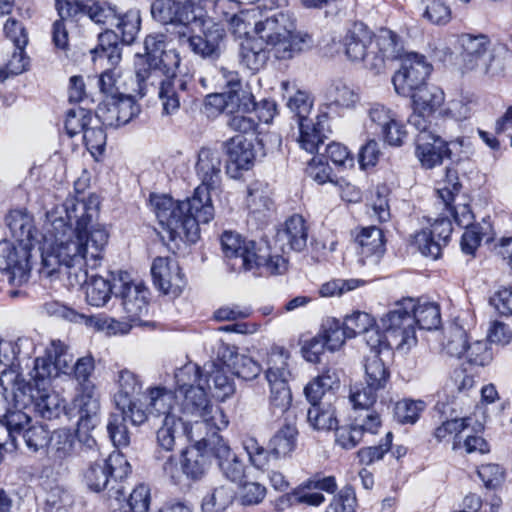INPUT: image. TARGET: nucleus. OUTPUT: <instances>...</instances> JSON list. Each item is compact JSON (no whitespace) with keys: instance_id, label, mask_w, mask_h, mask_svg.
Instances as JSON below:
<instances>
[{"instance_id":"28","label":"nucleus","mask_w":512,"mask_h":512,"mask_svg":"<svg viewBox=\"0 0 512 512\" xmlns=\"http://www.w3.org/2000/svg\"><path fill=\"white\" fill-rule=\"evenodd\" d=\"M35 388L27 392L26 405L34 403L36 411L46 419L58 418L65 409L64 400L60 395L49 389V383L34 381Z\"/></svg>"},{"instance_id":"5","label":"nucleus","mask_w":512,"mask_h":512,"mask_svg":"<svg viewBox=\"0 0 512 512\" xmlns=\"http://www.w3.org/2000/svg\"><path fill=\"white\" fill-rule=\"evenodd\" d=\"M144 48L145 55H137L135 60L136 91L141 97L164 74L175 72L181 61L175 49L167 48V37L163 33L148 35Z\"/></svg>"},{"instance_id":"54","label":"nucleus","mask_w":512,"mask_h":512,"mask_svg":"<svg viewBox=\"0 0 512 512\" xmlns=\"http://www.w3.org/2000/svg\"><path fill=\"white\" fill-rule=\"evenodd\" d=\"M424 409L423 401L404 399L395 404L394 417L399 423L414 424Z\"/></svg>"},{"instance_id":"37","label":"nucleus","mask_w":512,"mask_h":512,"mask_svg":"<svg viewBox=\"0 0 512 512\" xmlns=\"http://www.w3.org/2000/svg\"><path fill=\"white\" fill-rule=\"evenodd\" d=\"M77 435L69 429H58L51 433L47 446L49 458L58 464L76 455Z\"/></svg>"},{"instance_id":"48","label":"nucleus","mask_w":512,"mask_h":512,"mask_svg":"<svg viewBox=\"0 0 512 512\" xmlns=\"http://www.w3.org/2000/svg\"><path fill=\"white\" fill-rule=\"evenodd\" d=\"M175 393L181 394L186 390L204 385V371L194 363H187L174 373Z\"/></svg>"},{"instance_id":"30","label":"nucleus","mask_w":512,"mask_h":512,"mask_svg":"<svg viewBox=\"0 0 512 512\" xmlns=\"http://www.w3.org/2000/svg\"><path fill=\"white\" fill-rule=\"evenodd\" d=\"M159 85V99L163 106V113L169 115L178 111L180 101L187 94V82L182 77L175 76V72L164 74L156 82Z\"/></svg>"},{"instance_id":"61","label":"nucleus","mask_w":512,"mask_h":512,"mask_svg":"<svg viewBox=\"0 0 512 512\" xmlns=\"http://www.w3.org/2000/svg\"><path fill=\"white\" fill-rule=\"evenodd\" d=\"M125 416L112 413L107 423L109 437L115 446H127L130 441L129 432L125 425Z\"/></svg>"},{"instance_id":"58","label":"nucleus","mask_w":512,"mask_h":512,"mask_svg":"<svg viewBox=\"0 0 512 512\" xmlns=\"http://www.w3.org/2000/svg\"><path fill=\"white\" fill-rule=\"evenodd\" d=\"M363 338L370 348L369 354L377 352L380 356L383 351L395 348L394 342L389 340L388 334L384 330L381 332L375 323L363 334Z\"/></svg>"},{"instance_id":"39","label":"nucleus","mask_w":512,"mask_h":512,"mask_svg":"<svg viewBox=\"0 0 512 512\" xmlns=\"http://www.w3.org/2000/svg\"><path fill=\"white\" fill-rule=\"evenodd\" d=\"M224 149L230 162L238 169L247 170L253 163L255 154L253 145L242 135H237L224 142Z\"/></svg>"},{"instance_id":"1","label":"nucleus","mask_w":512,"mask_h":512,"mask_svg":"<svg viewBox=\"0 0 512 512\" xmlns=\"http://www.w3.org/2000/svg\"><path fill=\"white\" fill-rule=\"evenodd\" d=\"M96 198L71 196L46 214L45 233L39 247L42 269L48 276L62 266L67 269L69 284L85 286L89 305L103 307L115 292L113 283L101 276L88 281V269L101 266L109 242L106 225L99 223Z\"/></svg>"},{"instance_id":"24","label":"nucleus","mask_w":512,"mask_h":512,"mask_svg":"<svg viewBox=\"0 0 512 512\" xmlns=\"http://www.w3.org/2000/svg\"><path fill=\"white\" fill-rule=\"evenodd\" d=\"M0 270L8 274L12 285L20 286L27 282L30 273L28 253L7 240L0 241Z\"/></svg>"},{"instance_id":"25","label":"nucleus","mask_w":512,"mask_h":512,"mask_svg":"<svg viewBox=\"0 0 512 512\" xmlns=\"http://www.w3.org/2000/svg\"><path fill=\"white\" fill-rule=\"evenodd\" d=\"M345 54L354 62H362L368 69V60L373 56V35L363 23H354L344 40Z\"/></svg>"},{"instance_id":"19","label":"nucleus","mask_w":512,"mask_h":512,"mask_svg":"<svg viewBox=\"0 0 512 512\" xmlns=\"http://www.w3.org/2000/svg\"><path fill=\"white\" fill-rule=\"evenodd\" d=\"M416 130L418 131L415 138L416 156L422 166L427 169L440 165L445 157L450 158L451 150L449 145L457 143L462 146L464 142L462 138L450 142L443 140L437 134L434 126Z\"/></svg>"},{"instance_id":"55","label":"nucleus","mask_w":512,"mask_h":512,"mask_svg":"<svg viewBox=\"0 0 512 512\" xmlns=\"http://www.w3.org/2000/svg\"><path fill=\"white\" fill-rule=\"evenodd\" d=\"M351 421L355 424L362 436H364L365 433L377 434L382 427L381 416L375 409L354 411Z\"/></svg>"},{"instance_id":"41","label":"nucleus","mask_w":512,"mask_h":512,"mask_svg":"<svg viewBox=\"0 0 512 512\" xmlns=\"http://www.w3.org/2000/svg\"><path fill=\"white\" fill-rule=\"evenodd\" d=\"M269 50L256 38H247L240 48V62L252 72H258L267 63Z\"/></svg>"},{"instance_id":"49","label":"nucleus","mask_w":512,"mask_h":512,"mask_svg":"<svg viewBox=\"0 0 512 512\" xmlns=\"http://www.w3.org/2000/svg\"><path fill=\"white\" fill-rule=\"evenodd\" d=\"M411 314L420 329H436L441 321L440 310L435 303L415 300V308L411 310Z\"/></svg>"},{"instance_id":"46","label":"nucleus","mask_w":512,"mask_h":512,"mask_svg":"<svg viewBox=\"0 0 512 512\" xmlns=\"http://www.w3.org/2000/svg\"><path fill=\"white\" fill-rule=\"evenodd\" d=\"M307 422L317 431H329L338 425L335 408L329 404L311 406L307 411Z\"/></svg>"},{"instance_id":"57","label":"nucleus","mask_w":512,"mask_h":512,"mask_svg":"<svg viewBox=\"0 0 512 512\" xmlns=\"http://www.w3.org/2000/svg\"><path fill=\"white\" fill-rule=\"evenodd\" d=\"M92 120L89 110L82 107H75L67 111L65 119V130L70 137L84 132Z\"/></svg>"},{"instance_id":"4","label":"nucleus","mask_w":512,"mask_h":512,"mask_svg":"<svg viewBox=\"0 0 512 512\" xmlns=\"http://www.w3.org/2000/svg\"><path fill=\"white\" fill-rule=\"evenodd\" d=\"M256 39L267 47L275 58L289 60L309 49L311 37L297 30L295 20L287 13L277 12L254 23Z\"/></svg>"},{"instance_id":"59","label":"nucleus","mask_w":512,"mask_h":512,"mask_svg":"<svg viewBox=\"0 0 512 512\" xmlns=\"http://www.w3.org/2000/svg\"><path fill=\"white\" fill-rule=\"evenodd\" d=\"M94 369V360L91 356L81 357L77 359L75 363H73L71 373L73 374L75 380L78 382L80 388L91 391V387H95V385L90 380Z\"/></svg>"},{"instance_id":"32","label":"nucleus","mask_w":512,"mask_h":512,"mask_svg":"<svg viewBox=\"0 0 512 512\" xmlns=\"http://www.w3.org/2000/svg\"><path fill=\"white\" fill-rule=\"evenodd\" d=\"M277 240L289 250L296 252L303 251L308 241V226L305 219L298 214L289 217L283 227L277 232Z\"/></svg>"},{"instance_id":"22","label":"nucleus","mask_w":512,"mask_h":512,"mask_svg":"<svg viewBox=\"0 0 512 512\" xmlns=\"http://www.w3.org/2000/svg\"><path fill=\"white\" fill-rule=\"evenodd\" d=\"M151 274L155 286L166 295L177 297L185 287L184 275L174 258H155L152 263Z\"/></svg>"},{"instance_id":"36","label":"nucleus","mask_w":512,"mask_h":512,"mask_svg":"<svg viewBox=\"0 0 512 512\" xmlns=\"http://www.w3.org/2000/svg\"><path fill=\"white\" fill-rule=\"evenodd\" d=\"M148 410L152 417L167 419L178 414L177 394L166 387L156 386L147 390Z\"/></svg>"},{"instance_id":"60","label":"nucleus","mask_w":512,"mask_h":512,"mask_svg":"<svg viewBox=\"0 0 512 512\" xmlns=\"http://www.w3.org/2000/svg\"><path fill=\"white\" fill-rule=\"evenodd\" d=\"M374 318L361 311L353 312L351 315L346 316L343 325L346 329L349 338H354L358 334H364L371 326H373Z\"/></svg>"},{"instance_id":"45","label":"nucleus","mask_w":512,"mask_h":512,"mask_svg":"<svg viewBox=\"0 0 512 512\" xmlns=\"http://www.w3.org/2000/svg\"><path fill=\"white\" fill-rule=\"evenodd\" d=\"M365 383L378 390L384 389L390 379V372L377 352L365 356Z\"/></svg>"},{"instance_id":"63","label":"nucleus","mask_w":512,"mask_h":512,"mask_svg":"<svg viewBox=\"0 0 512 512\" xmlns=\"http://www.w3.org/2000/svg\"><path fill=\"white\" fill-rule=\"evenodd\" d=\"M313 102L310 96L304 91H296L294 95L289 96L287 107L298 118V123L307 121L312 110Z\"/></svg>"},{"instance_id":"42","label":"nucleus","mask_w":512,"mask_h":512,"mask_svg":"<svg viewBox=\"0 0 512 512\" xmlns=\"http://www.w3.org/2000/svg\"><path fill=\"white\" fill-rule=\"evenodd\" d=\"M117 392L114 394L116 407H125L130 404L142 390V382L136 374L127 369L121 370L117 375Z\"/></svg>"},{"instance_id":"6","label":"nucleus","mask_w":512,"mask_h":512,"mask_svg":"<svg viewBox=\"0 0 512 512\" xmlns=\"http://www.w3.org/2000/svg\"><path fill=\"white\" fill-rule=\"evenodd\" d=\"M177 404L182 420L186 418L187 421H193L189 428L185 427L186 433L198 437L204 432H219L228 426L225 413L222 408L211 403L204 385L177 394Z\"/></svg>"},{"instance_id":"56","label":"nucleus","mask_w":512,"mask_h":512,"mask_svg":"<svg viewBox=\"0 0 512 512\" xmlns=\"http://www.w3.org/2000/svg\"><path fill=\"white\" fill-rule=\"evenodd\" d=\"M243 449L245 450L250 464L258 469L264 470L269 464L270 449H265L255 438L248 437L243 440Z\"/></svg>"},{"instance_id":"7","label":"nucleus","mask_w":512,"mask_h":512,"mask_svg":"<svg viewBox=\"0 0 512 512\" xmlns=\"http://www.w3.org/2000/svg\"><path fill=\"white\" fill-rule=\"evenodd\" d=\"M290 376L289 353L282 347H273L268 354L265 372L270 387L269 407L274 415L284 416V420L296 419L295 410L291 408Z\"/></svg>"},{"instance_id":"20","label":"nucleus","mask_w":512,"mask_h":512,"mask_svg":"<svg viewBox=\"0 0 512 512\" xmlns=\"http://www.w3.org/2000/svg\"><path fill=\"white\" fill-rule=\"evenodd\" d=\"M461 184L458 180L456 171L448 169L446 178L438 184L436 192L444 206V209L453 217L455 223L460 227L468 228L472 226L473 213L466 202L453 204L461 190Z\"/></svg>"},{"instance_id":"26","label":"nucleus","mask_w":512,"mask_h":512,"mask_svg":"<svg viewBox=\"0 0 512 512\" xmlns=\"http://www.w3.org/2000/svg\"><path fill=\"white\" fill-rule=\"evenodd\" d=\"M209 444L210 454L217 459L223 475L232 482L241 481L245 476V465L232 451L228 442L219 435V432H213Z\"/></svg>"},{"instance_id":"2","label":"nucleus","mask_w":512,"mask_h":512,"mask_svg":"<svg viewBox=\"0 0 512 512\" xmlns=\"http://www.w3.org/2000/svg\"><path fill=\"white\" fill-rule=\"evenodd\" d=\"M222 159L218 150L202 147L198 152L195 173L201 184L191 198L174 201L168 195L150 196V205L170 241L195 243L200 235L199 224L214 217L210 191L221 180Z\"/></svg>"},{"instance_id":"11","label":"nucleus","mask_w":512,"mask_h":512,"mask_svg":"<svg viewBox=\"0 0 512 512\" xmlns=\"http://www.w3.org/2000/svg\"><path fill=\"white\" fill-rule=\"evenodd\" d=\"M413 308L415 299L404 298L381 319L382 329L394 342L396 349L410 348L416 344L415 319L411 314Z\"/></svg>"},{"instance_id":"14","label":"nucleus","mask_w":512,"mask_h":512,"mask_svg":"<svg viewBox=\"0 0 512 512\" xmlns=\"http://www.w3.org/2000/svg\"><path fill=\"white\" fill-rule=\"evenodd\" d=\"M457 42L464 71L477 70L483 74H493L491 63L494 56L490 51L491 42L488 36L464 33L458 36Z\"/></svg>"},{"instance_id":"52","label":"nucleus","mask_w":512,"mask_h":512,"mask_svg":"<svg viewBox=\"0 0 512 512\" xmlns=\"http://www.w3.org/2000/svg\"><path fill=\"white\" fill-rule=\"evenodd\" d=\"M80 389L81 393L75 399V406L79 409L80 424L84 425L97 415L100 404L95 387H91V391Z\"/></svg>"},{"instance_id":"34","label":"nucleus","mask_w":512,"mask_h":512,"mask_svg":"<svg viewBox=\"0 0 512 512\" xmlns=\"http://www.w3.org/2000/svg\"><path fill=\"white\" fill-rule=\"evenodd\" d=\"M373 56L368 60V69L379 73L385 66L386 60H392L400 56L401 46L398 37L392 31L382 32L373 39Z\"/></svg>"},{"instance_id":"62","label":"nucleus","mask_w":512,"mask_h":512,"mask_svg":"<svg viewBox=\"0 0 512 512\" xmlns=\"http://www.w3.org/2000/svg\"><path fill=\"white\" fill-rule=\"evenodd\" d=\"M489 229L490 225L488 223H484V225L475 224L466 228L461 238L462 251L466 254H473Z\"/></svg>"},{"instance_id":"53","label":"nucleus","mask_w":512,"mask_h":512,"mask_svg":"<svg viewBox=\"0 0 512 512\" xmlns=\"http://www.w3.org/2000/svg\"><path fill=\"white\" fill-rule=\"evenodd\" d=\"M378 389L371 387L370 385L360 384L355 385L351 388L349 394V401L355 412L364 409H373V405L377 400Z\"/></svg>"},{"instance_id":"17","label":"nucleus","mask_w":512,"mask_h":512,"mask_svg":"<svg viewBox=\"0 0 512 512\" xmlns=\"http://www.w3.org/2000/svg\"><path fill=\"white\" fill-rule=\"evenodd\" d=\"M432 71V65L425 56L408 53L402 60L400 69L394 74L392 82L397 94L409 96L415 89L426 85V79Z\"/></svg>"},{"instance_id":"10","label":"nucleus","mask_w":512,"mask_h":512,"mask_svg":"<svg viewBox=\"0 0 512 512\" xmlns=\"http://www.w3.org/2000/svg\"><path fill=\"white\" fill-rule=\"evenodd\" d=\"M216 81L225 90L207 96L206 105L219 112L233 113L237 109H247L251 105V92L242 88L239 74L236 71L220 67L217 69Z\"/></svg>"},{"instance_id":"15","label":"nucleus","mask_w":512,"mask_h":512,"mask_svg":"<svg viewBox=\"0 0 512 512\" xmlns=\"http://www.w3.org/2000/svg\"><path fill=\"white\" fill-rule=\"evenodd\" d=\"M220 240L224 257L233 271L254 270L261 263L260 249L254 241L232 231H225Z\"/></svg>"},{"instance_id":"27","label":"nucleus","mask_w":512,"mask_h":512,"mask_svg":"<svg viewBox=\"0 0 512 512\" xmlns=\"http://www.w3.org/2000/svg\"><path fill=\"white\" fill-rule=\"evenodd\" d=\"M6 221L12 238L22 251L29 254L31 249L40 244L33 217L30 214L22 210H13L8 214Z\"/></svg>"},{"instance_id":"9","label":"nucleus","mask_w":512,"mask_h":512,"mask_svg":"<svg viewBox=\"0 0 512 512\" xmlns=\"http://www.w3.org/2000/svg\"><path fill=\"white\" fill-rule=\"evenodd\" d=\"M211 4L212 0H156L151 13L162 24L178 22L205 27L210 24Z\"/></svg>"},{"instance_id":"51","label":"nucleus","mask_w":512,"mask_h":512,"mask_svg":"<svg viewBox=\"0 0 512 512\" xmlns=\"http://www.w3.org/2000/svg\"><path fill=\"white\" fill-rule=\"evenodd\" d=\"M319 335L325 340L327 349L330 351L339 350L349 338L343 323L335 318H329L323 322Z\"/></svg>"},{"instance_id":"64","label":"nucleus","mask_w":512,"mask_h":512,"mask_svg":"<svg viewBox=\"0 0 512 512\" xmlns=\"http://www.w3.org/2000/svg\"><path fill=\"white\" fill-rule=\"evenodd\" d=\"M357 500L352 486L343 487L333 498L326 512H355Z\"/></svg>"},{"instance_id":"50","label":"nucleus","mask_w":512,"mask_h":512,"mask_svg":"<svg viewBox=\"0 0 512 512\" xmlns=\"http://www.w3.org/2000/svg\"><path fill=\"white\" fill-rule=\"evenodd\" d=\"M182 426L187 427L182 417L170 416L167 419H162V424L156 432L158 447L166 452H171L175 446L176 435Z\"/></svg>"},{"instance_id":"33","label":"nucleus","mask_w":512,"mask_h":512,"mask_svg":"<svg viewBox=\"0 0 512 512\" xmlns=\"http://www.w3.org/2000/svg\"><path fill=\"white\" fill-rule=\"evenodd\" d=\"M485 345L482 342L468 344L466 331L459 326H453L448 332L447 341L444 343V350L452 357L460 358L466 356L469 362L483 365L484 362L478 356H474L475 352L483 350Z\"/></svg>"},{"instance_id":"18","label":"nucleus","mask_w":512,"mask_h":512,"mask_svg":"<svg viewBox=\"0 0 512 512\" xmlns=\"http://www.w3.org/2000/svg\"><path fill=\"white\" fill-rule=\"evenodd\" d=\"M409 96L413 101V113L408 119L409 124L415 129L434 126V113L445 100L442 89L434 85H423L415 89Z\"/></svg>"},{"instance_id":"38","label":"nucleus","mask_w":512,"mask_h":512,"mask_svg":"<svg viewBox=\"0 0 512 512\" xmlns=\"http://www.w3.org/2000/svg\"><path fill=\"white\" fill-rule=\"evenodd\" d=\"M236 492L231 485L218 484L208 486L201 496L202 512H224L234 502Z\"/></svg>"},{"instance_id":"3","label":"nucleus","mask_w":512,"mask_h":512,"mask_svg":"<svg viewBox=\"0 0 512 512\" xmlns=\"http://www.w3.org/2000/svg\"><path fill=\"white\" fill-rule=\"evenodd\" d=\"M87 16L96 24L106 27L99 36L100 57L107 58L111 65L117 64L121 59L117 41L131 44L135 40L141 23L139 11L121 13L108 2L88 0Z\"/></svg>"},{"instance_id":"40","label":"nucleus","mask_w":512,"mask_h":512,"mask_svg":"<svg viewBox=\"0 0 512 512\" xmlns=\"http://www.w3.org/2000/svg\"><path fill=\"white\" fill-rule=\"evenodd\" d=\"M283 426L269 441L270 452L276 458L285 457L296 448L298 431L295 420H284Z\"/></svg>"},{"instance_id":"47","label":"nucleus","mask_w":512,"mask_h":512,"mask_svg":"<svg viewBox=\"0 0 512 512\" xmlns=\"http://www.w3.org/2000/svg\"><path fill=\"white\" fill-rule=\"evenodd\" d=\"M471 418H455L443 422L434 431V437L438 442L449 441L453 439V450L462 449L460 434L470 426Z\"/></svg>"},{"instance_id":"44","label":"nucleus","mask_w":512,"mask_h":512,"mask_svg":"<svg viewBox=\"0 0 512 512\" xmlns=\"http://www.w3.org/2000/svg\"><path fill=\"white\" fill-rule=\"evenodd\" d=\"M298 143L306 152L318 153L320 145L324 143L326 135L322 123L318 120L313 122L311 119L299 122Z\"/></svg>"},{"instance_id":"31","label":"nucleus","mask_w":512,"mask_h":512,"mask_svg":"<svg viewBox=\"0 0 512 512\" xmlns=\"http://www.w3.org/2000/svg\"><path fill=\"white\" fill-rule=\"evenodd\" d=\"M246 207L249 214L258 221L266 219L274 211L272 191L268 183L256 180L249 184Z\"/></svg>"},{"instance_id":"43","label":"nucleus","mask_w":512,"mask_h":512,"mask_svg":"<svg viewBox=\"0 0 512 512\" xmlns=\"http://www.w3.org/2000/svg\"><path fill=\"white\" fill-rule=\"evenodd\" d=\"M327 101L337 109H354L360 101L357 90L343 81H335L327 90Z\"/></svg>"},{"instance_id":"8","label":"nucleus","mask_w":512,"mask_h":512,"mask_svg":"<svg viewBox=\"0 0 512 512\" xmlns=\"http://www.w3.org/2000/svg\"><path fill=\"white\" fill-rule=\"evenodd\" d=\"M131 472V465L120 452L111 453L107 459H97L84 470L83 479L87 487L95 492L108 490L112 495L124 493L120 483Z\"/></svg>"},{"instance_id":"23","label":"nucleus","mask_w":512,"mask_h":512,"mask_svg":"<svg viewBox=\"0 0 512 512\" xmlns=\"http://www.w3.org/2000/svg\"><path fill=\"white\" fill-rule=\"evenodd\" d=\"M30 385L20 371L3 370L0 374V418L9 411V407H26L27 392Z\"/></svg>"},{"instance_id":"13","label":"nucleus","mask_w":512,"mask_h":512,"mask_svg":"<svg viewBox=\"0 0 512 512\" xmlns=\"http://www.w3.org/2000/svg\"><path fill=\"white\" fill-rule=\"evenodd\" d=\"M73 363L74 356L69 346L61 340H52L44 356L35 359L30 375L33 381L50 383L60 374L70 375Z\"/></svg>"},{"instance_id":"16","label":"nucleus","mask_w":512,"mask_h":512,"mask_svg":"<svg viewBox=\"0 0 512 512\" xmlns=\"http://www.w3.org/2000/svg\"><path fill=\"white\" fill-rule=\"evenodd\" d=\"M114 295L121 300L123 310L130 321H138L147 315L149 289L141 281L130 280L127 272L118 273Z\"/></svg>"},{"instance_id":"21","label":"nucleus","mask_w":512,"mask_h":512,"mask_svg":"<svg viewBox=\"0 0 512 512\" xmlns=\"http://www.w3.org/2000/svg\"><path fill=\"white\" fill-rule=\"evenodd\" d=\"M187 435L195 443L183 451L181 468L188 478L200 480L209 465L207 453H210L209 443L212 441V433L204 432L198 437L193 433H187Z\"/></svg>"},{"instance_id":"12","label":"nucleus","mask_w":512,"mask_h":512,"mask_svg":"<svg viewBox=\"0 0 512 512\" xmlns=\"http://www.w3.org/2000/svg\"><path fill=\"white\" fill-rule=\"evenodd\" d=\"M202 28L201 35L178 32V44L201 59L216 61L225 50L226 30L223 24L218 22H213Z\"/></svg>"},{"instance_id":"35","label":"nucleus","mask_w":512,"mask_h":512,"mask_svg":"<svg viewBox=\"0 0 512 512\" xmlns=\"http://www.w3.org/2000/svg\"><path fill=\"white\" fill-rule=\"evenodd\" d=\"M204 386L206 389H212L210 382H213L214 395L224 400L234 392V383L227 374L229 365L222 361H211L203 367Z\"/></svg>"},{"instance_id":"29","label":"nucleus","mask_w":512,"mask_h":512,"mask_svg":"<svg viewBox=\"0 0 512 512\" xmlns=\"http://www.w3.org/2000/svg\"><path fill=\"white\" fill-rule=\"evenodd\" d=\"M359 262L362 265H376L383 256L385 247L383 232L380 228L369 226L362 228L355 238Z\"/></svg>"}]
</instances>
